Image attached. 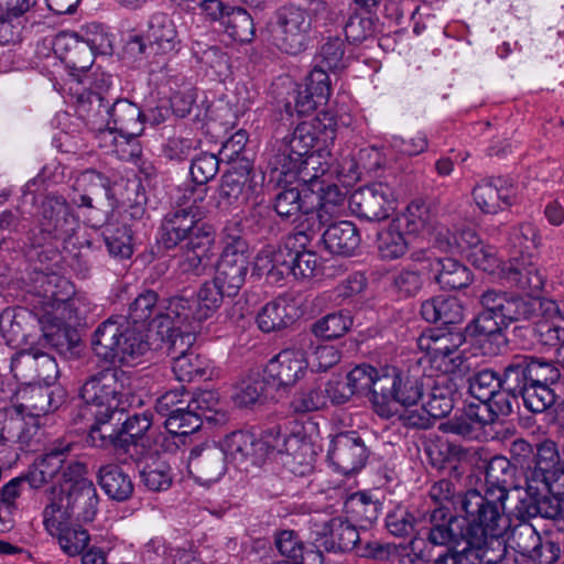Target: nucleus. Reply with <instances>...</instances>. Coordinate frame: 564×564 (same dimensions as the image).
Masks as SVG:
<instances>
[{"label":"nucleus","mask_w":564,"mask_h":564,"mask_svg":"<svg viewBox=\"0 0 564 564\" xmlns=\"http://www.w3.org/2000/svg\"><path fill=\"white\" fill-rule=\"evenodd\" d=\"M473 198L484 214L496 215L517 203L518 192L510 180L490 177L475 185Z\"/></svg>","instance_id":"obj_20"},{"label":"nucleus","mask_w":564,"mask_h":564,"mask_svg":"<svg viewBox=\"0 0 564 564\" xmlns=\"http://www.w3.org/2000/svg\"><path fill=\"white\" fill-rule=\"evenodd\" d=\"M30 304L43 336L50 341L77 325L89 311L87 299L75 293L69 280L55 273L37 274Z\"/></svg>","instance_id":"obj_4"},{"label":"nucleus","mask_w":564,"mask_h":564,"mask_svg":"<svg viewBox=\"0 0 564 564\" xmlns=\"http://www.w3.org/2000/svg\"><path fill=\"white\" fill-rule=\"evenodd\" d=\"M40 225L44 232L66 241L79 228V220L63 197L47 196L42 204Z\"/></svg>","instance_id":"obj_24"},{"label":"nucleus","mask_w":564,"mask_h":564,"mask_svg":"<svg viewBox=\"0 0 564 564\" xmlns=\"http://www.w3.org/2000/svg\"><path fill=\"white\" fill-rule=\"evenodd\" d=\"M195 330L183 327L176 330L171 340V348L175 354L172 371L180 382H191L197 377L206 375L207 361L196 354L191 346L195 341Z\"/></svg>","instance_id":"obj_18"},{"label":"nucleus","mask_w":564,"mask_h":564,"mask_svg":"<svg viewBox=\"0 0 564 564\" xmlns=\"http://www.w3.org/2000/svg\"><path fill=\"white\" fill-rule=\"evenodd\" d=\"M502 389L508 393L506 398L517 399L530 384L528 377V356H517L505 368L500 378Z\"/></svg>","instance_id":"obj_54"},{"label":"nucleus","mask_w":564,"mask_h":564,"mask_svg":"<svg viewBox=\"0 0 564 564\" xmlns=\"http://www.w3.org/2000/svg\"><path fill=\"white\" fill-rule=\"evenodd\" d=\"M322 386L326 405L344 404L355 393H370L376 413L383 419L395 414L397 404L412 405L423 395L419 379L393 366L361 364L347 373V382L333 379Z\"/></svg>","instance_id":"obj_1"},{"label":"nucleus","mask_w":564,"mask_h":564,"mask_svg":"<svg viewBox=\"0 0 564 564\" xmlns=\"http://www.w3.org/2000/svg\"><path fill=\"white\" fill-rule=\"evenodd\" d=\"M196 238L197 240L186 241L176 261L181 272L200 275L210 264L215 234L203 230Z\"/></svg>","instance_id":"obj_33"},{"label":"nucleus","mask_w":564,"mask_h":564,"mask_svg":"<svg viewBox=\"0 0 564 564\" xmlns=\"http://www.w3.org/2000/svg\"><path fill=\"white\" fill-rule=\"evenodd\" d=\"M152 422L153 416L149 411L128 416L119 429V448L129 452L131 446H141L143 449L149 446L150 437L148 432L151 430Z\"/></svg>","instance_id":"obj_47"},{"label":"nucleus","mask_w":564,"mask_h":564,"mask_svg":"<svg viewBox=\"0 0 564 564\" xmlns=\"http://www.w3.org/2000/svg\"><path fill=\"white\" fill-rule=\"evenodd\" d=\"M435 280L442 289L459 290L473 282L471 271L454 258H440L433 264Z\"/></svg>","instance_id":"obj_49"},{"label":"nucleus","mask_w":564,"mask_h":564,"mask_svg":"<svg viewBox=\"0 0 564 564\" xmlns=\"http://www.w3.org/2000/svg\"><path fill=\"white\" fill-rule=\"evenodd\" d=\"M345 41L339 36H329L322 44L315 67L327 70H340L346 67Z\"/></svg>","instance_id":"obj_61"},{"label":"nucleus","mask_w":564,"mask_h":564,"mask_svg":"<svg viewBox=\"0 0 564 564\" xmlns=\"http://www.w3.org/2000/svg\"><path fill=\"white\" fill-rule=\"evenodd\" d=\"M128 380L121 370L106 369L88 378L80 389V398L96 411L124 412V382Z\"/></svg>","instance_id":"obj_9"},{"label":"nucleus","mask_w":564,"mask_h":564,"mask_svg":"<svg viewBox=\"0 0 564 564\" xmlns=\"http://www.w3.org/2000/svg\"><path fill=\"white\" fill-rule=\"evenodd\" d=\"M405 231L392 219L377 236L379 256L382 259L393 260L405 254L409 242Z\"/></svg>","instance_id":"obj_51"},{"label":"nucleus","mask_w":564,"mask_h":564,"mask_svg":"<svg viewBox=\"0 0 564 564\" xmlns=\"http://www.w3.org/2000/svg\"><path fill=\"white\" fill-rule=\"evenodd\" d=\"M65 491L55 485L47 491V502L42 510V523L51 536L72 523L73 513Z\"/></svg>","instance_id":"obj_39"},{"label":"nucleus","mask_w":564,"mask_h":564,"mask_svg":"<svg viewBox=\"0 0 564 564\" xmlns=\"http://www.w3.org/2000/svg\"><path fill=\"white\" fill-rule=\"evenodd\" d=\"M202 423V414L195 412L186 403L185 406H177L170 416L165 419L164 425L169 433L185 436L196 432Z\"/></svg>","instance_id":"obj_59"},{"label":"nucleus","mask_w":564,"mask_h":564,"mask_svg":"<svg viewBox=\"0 0 564 564\" xmlns=\"http://www.w3.org/2000/svg\"><path fill=\"white\" fill-rule=\"evenodd\" d=\"M312 18L300 7H283L269 24L270 40L274 46L288 54L306 50L311 40Z\"/></svg>","instance_id":"obj_7"},{"label":"nucleus","mask_w":564,"mask_h":564,"mask_svg":"<svg viewBox=\"0 0 564 564\" xmlns=\"http://www.w3.org/2000/svg\"><path fill=\"white\" fill-rule=\"evenodd\" d=\"M564 495L546 494L531 500L521 499L517 506L518 516L522 519L542 517L554 521L564 519Z\"/></svg>","instance_id":"obj_48"},{"label":"nucleus","mask_w":564,"mask_h":564,"mask_svg":"<svg viewBox=\"0 0 564 564\" xmlns=\"http://www.w3.org/2000/svg\"><path fill=\"white\" fill-rule=\"evenodd\" d=\"M171 305L172 299L160 301L154 291H144L130 305L127 324L143 329L147 326L155 328L162 338L173 337L176 330H181L182 322L170 310Z\"/></svg>","instance_id":"obj_8"},{"label":"nucleus","mask_w":564,"mask_h":564,"mask_svg":"<svg viewBox=\"0 0 564 564\" xmlns=\"http://www.w3.org/2000/svg\"><path fill=\"white\" fill-rule=\"evenodd\" d=\"M65 490L73 517L83 523L93 522L99 507V496L93 481H79Z\"/></svg>","instance_id":"obj_37"},{"label":"nucleus","mask_w":564,"mask_h":564,"mask_svg":"<svg viewBox=\"0 0 564 564\" xmlns=\"http://www.w3.org/2000/svg\"><path fill=\"white\" fill-rule=\"evenodd\" d=\"M329 159L328 148L321 145L316 151L304 155L301 161H288V166L271 175L270 181L279 185L300 181L310 184L314 193L318 183L325 184L334 181L333 166Z\"/></svg>","instance_id":"obj_11"},{"label":"nucleus","mask_w":564,"mask_h":564,"mask_svg":"<svg viewBox=\"0 0 564 564\" xmlns=\"http://www.w3.org/2000/svg\"><path fill=\"white\" fill-rule=\"evenodd\" d=\"M464 341L459 332L430 329L419 337L417 346L435 368L447 373L462 369L464 358L459 347Z\"/></svg>","instance_id":"obj_12"},{"label":"nucleus","mask_w":564,"mask_h":564,"mask_svg":"<svg viewBox=\"0 0 564 564\" xmlns=\"http://www.w3.org/2000/svg\"><path fill=\"white\" fill-rule=\"evenodd\" d=\"M344 509L351 521L366 528L378 519L381 505L365 492H355L345 500Z\"/></svg>","instance_id":"obj_50"},{"label":"nucleus","mask_w":564,"mask_h":564,"mask_svg":"<svg viewBox=\"0 0 564 564\" xmlns=\"http://www.w3.org/2000/svg\"><path fill=\"white\" fill-rule=\"evenodd\" d=\"M97 480L100 488L111 500L123 502L129 500L134 491L131 477L115 464L99 468Z\"/></svg>","instance_id":"obj_45"},{"label":"nucleus","mask_w":564,"mask_h":564,"mask_svg":"<svg viewBox=\"0 0 564 564\" xmlns=\"http://www.w3.org/2000/svg\"><path fill=\"white\" fill-rule=\"evenodd\" d=\"M290 260H283L285 273H292L296 279H308L319 269V258L315 252L303 250L288 253Z\"/></svg>","instance_id":"obj_63"},{"label":"nucleus","mask_w":564,"mask_h":564,"mask_svg":"<svg viewBox=\"0 0 564 564\" xmlns=\"http://www.w3.org/2000/svg\"><path fill=\"white\" fill-rule=\"evenodd\" d=\"M295 318V305L286 297H278L262 306L256 321L260 330L271 333L288 327Z\"/></svg>","instance_id":"obj_43"},{"label":"nucleus","mask_w":564,"mask_h":564,"mask_svg":"<svg viewBox=\"0 0 564 564\" xmlns=\"http://www.w3.org/2000/svg\"><path fill=\"white\" fill-rule=\"evenodd\" d=\"M525 475L524 497L521 499L531 500L541 495L554 494L564 495V476L562 471H547L540 467H528Z\"/></svg>","instance_id":"obj_41"},{"label":"nucleus","mask_w":564,"mask_h":564,"mask_svg":"<svg viewBox=\"0 0 564 564\" xmlns=\"http://www.w3.org/2000/svg\"><path fill=\"white\" fill-rule=\"evenodd\" d=\"M513 475H516V469L507 458L501 456L491 458L486 467L487 488L485 492L503 490L506 499H508V486Z\"/></svg>","instance_id":"obj_56"},{"label":"nucleus","mask_w":564,"mask_h":564,"mask_svg":"<svg viewBox=\"0 0 564 564\" xmlns=\"http://www.w3.org/2000/svg\"><path fill=\"white\" fill-rule=\"evenodd\" d=\"M225 32L235 41L250 42L254 35L251 15L242 8H234L223 20Z\"/></svg>","instance_id":"obj_60"},{"label":"nucleus","mask_w":564,"mask_h":564,"mask_svg":"<svg viewBox=\"0 0 564 564\" xmlns=\"http://www.w3.org/2000/svg\"><path fill=\"white\" fill-rule=\"evenodd\" d=\"M512 404L492 409L490 404H469L464 412L446 423V431L466 438L478 440L485 435L484 429L494 423L498 415L512 413Z\"/></svg>","instance_id":"obj_16"},{"label":"nucleus","mask_w":564,"mask_h":564,"mask_svg":"<svg viewBox=\"0 0 564 564\" xmlns=\"http://www.w3.org/2000/svg\"><path fill=\"white\" fill-rule=\"evenodd\" d=\"M204 212L177 209L166 216L161 226L160 241L166 249L176 247L182 241L197 240L196 236L203 230L215 234L214 228L202 221Z\"/></svg>","instance_id":"obj_17"},{"label":"nucleus","mask_w":564,"mask_h":564,"mask_svg":"<svg viewBox=\"0 0 564 564\" xmlns=\"http://www.w3.org/2000/svg\"><path fill=\"white\" fill-rule=\"evenodd\" d=\"M327 457L339 473L347 475L365 466L368 449L357 432L350 431L340 433L330 441Z\"/></svg>","instance_id":"obj_19"},{"label":"nucleus","mask_w":564,"mask_h":564,"mask_svg":"<svg viewBox=\"0 0 564 564\" xmlns=\"http://www.w3.org/2000/svg\"><path fill=\"white\" fill-rule=\"evenodd\" d=\"M323 186H316L317 206L315 210H305V219L301 224V229L296 232L297 240L302 245L308 242L315 232H318L333 217L337 216L344 207L345 196L340 189L328 182Z\"/></svg>","instance_id":"obj_15"},{"label":"nucleus","mask_w":564,"mask_h":564,"mask_svg":"<svg viewBox=\"0 0 564 564\" xmlns=\"http://www.w3.org/2000/svg\"><path fill=\"white\" fill-rule=\"evenodd\" d=\"M187 469L189 475L202 485L218 481L226 473L224 451L216 445H203L192 448Z\"/></svg>","instance_id":"obj_25"},{"label":"nucleus","mask_w":564,"mask_h":564,"mask_svg":"<svg viewBox=\"0 0 564 564\" xmlns=\"http://www.w3.org/2000/svg\"><path fill=\"white\" fill-rule=\"evenodd\" d=\"M22 400L18 406L36 423V417L55 411L64 401L65 393L59 387L29 386L19 392Z\"/></svg>","instance_id":"obj_31"},{"label":"nucleus","mask_w":564,"mask_h":564,"mask_svg":"<svg viewBox=\"0 0 564 564\" xmlns=\"http://www.w3.org/2000/svg\"><path fill=\"white\" fill-rule=\"evenodd\" d=\"M332 87L328 74L321 67H314L304 86L296 91L294 107L297 113L307 115L318 106L325 105L330 97Z\"/></svg>","instance_id":"obj_28"},{"label":"nucleus","mask_w":564,"mask_h":564,"mask_svg":"<svg viewBox=\"0 0 564 564\" xmlns=\"http://www.w3.org/2000/svg\"><path fill=\"white\" fill-rule=\"evenodd\" d=\"M308 360L300 348H285L269 360L264 368L268 382L276 387H292L307 370Z\"/></svg>","instance_id":"obj_21"},{"label":"nucleus","mask_w":564,"mask_h":564,"mask_svg":"<svg viewBox=\"0 0 564 564\" xmlns=\"http://www.w3.org/2000/svg\"><path fill=\"white\" fill-rule=\"evenodd\" d=\"M435 547H446L447 551L438 555L434 564H478L481 557V550L468 543L434 545Z\"/></svg>","instance_id":"obj_64"},{"label":"nucleus","mask_w":564,"mask_h":564,"mask_svg":"<svg viewBox=\"0 0 564 564\" xmlns=\"http://www.w3.org/2000/svg\"><path fill=\"white\" fill-rule=\"evenodd\" d=\"M249 251L245 239L239 235L227 234L224 250L217 262L214 279L226 290L227 296H235L246 282L249 271Z\"/></svg>","instance_id":"obj_10"},{"label":"nucleus","mask_w":564,"mask_h":564,"mask_svg":"<svg viewBox=\"0 0 564 564\" xmlns=\"http://www.w3.org/2000/svg\"><path fill=\"white\" fill-rule=\"evenodd\" d=\"M25 416L18 405L0 410V445L29 443L37 430V424L26 422Z\"/></svg>","instance_id":"obj_38"},{"label":"nucleus","mask_w":564,"mask_h":564,"mask_svg":"<svg viewBox=\"0 0 564 564\" xmlns=\"http://www.w3.org/2000/svg\"><path fill=\"white\" fill-rule=\"evenodd\" d=\"M429 496L435 503L429 512L427 525L422 528L408 545L402 546L399 554L400 564H411L413 561L429 562L434 555V544L430 542V532L436 524L449 523L451 511L459 513L463 494L448 479H442L430 488Z\"/></svg>","instance_id":"obj_5"},{"label":"nucleus","mask_w":564,"mask_h":564,"mask_svg":"<svg viewBox=\"0 0 564 564\" xmlns=\"http://www.w3.org/2000/svg\"><path fill=\"white\" fill-rule=\"evenodd\" d=\"M112 85L111 76L102 72L85 73L69 86V90L77 97L78 112L84 119L98 122V115L108 105L106 94Z\"/></svg>","instance_id":"obj_14"},{"label":"nucleus","mask_w":564,"mask_h":564,"mask_svg":"<svg viewBox=\"0 0 564 564\" xmlns=\"http://www.w3.org/2000/svg\"><path fill=\"white\" fill-rule=\"evenodd\" d=\"M89 411L90 415L95 417V423L89 430V441L94 446L107 447L115 446L119 448L120 431L113 429L109 421L116 412Z\"/></svg>","instance_id":"obj_55"},{"label":"nucleus","mask_w":564,"mask_h":564,"mask_svg":"<svg viewBox=\"0 0 564 564\" xmlns=\"http://www.w3.org/2000/svg\"><path fill=\"white\" fill-rule=\"evenodd\" d=\"M267 378L252 373L241 379L235 387L232 400L239 406H249L260 402L264 397Z\"/></svg>","instance_id":"obj_57"},{"label":"nucleus","mask_w":564,"mask_h":564,"mask_svg":"<svg viewBox=\"0 0 564 564\" xmlns=\"http://www.w3.org/2000/svg\"><path fill=\"white\" fill-rule=\"evenodd\" d=\"M52 538L56 540L61 551L70 557L83 554L90 543L88 530L78 523H70Z\"/></svg>","instance_id":"obj_53"},{"label":"nucleus","mask_w":564,"mask_h":564,"mask_svg":"<svg viewBox=\"0 0 564 564\" xmlns=\"http://www.w3.org/2000/svg\"><path fill=\"white\" fill-rule=\"evenodd\" d=\"M417 401L414 403L416 405ZM413 406V404H412ZM405 409L411 405L404 406ZM453 409L452 399L434 390L421 408L405 410L401 415L404 424L411 427L427 429L436 419L446 416Z\"/></svg>","instance_id":"obj_35"},{"label":"nucleus","mask_w":564,"mask_h":564,"mask_svg":"<svg viewBox=\"0 0 564 564\" xmlns=\"http://www.w3.org/2000/svg\"><path fill=\"white\" fill-rule=\"evenodd\" d=\"M468 391L479 401L478 404H490L491 408H505L506 402H512L503 394H499V389H502L500 377L489 369H484L473 375L469 380Z\"/></svg>","instance_id":"obj_42"},{"label":"nucleus","mask_w":564,"mask_h":564,"mask_svg":"<svg viewBox=\"0 0 564 564\" xmlns=\"http://www.w3.org/2000/svg\"><path fill=\"white\" fill-rule=\"evenodd\" d=\"M503 490L480 492L469 489L463 494L459 513L449 517V523L436 524L430 532L434 545L468 543L482 550L503 536L510 527L506 514Z\"/></svg>","instance_id":"obj_2"},{"label":"nucleus","mask_w":564,"mask_h":564,"mask_svg":"<svg viewBox=\"0 0 564 564\" xmlns=\"http://www.w3.org/2000/svg\"><path fill=\"white\" fill-rule=\"evenodd\" d=\"M501 278L528 294L540 292L545 282V275L533 261L532 254L511 259L506 268L501 269Z\"/></svg>","instance_id":"obj_30"},{"label":"nucleus","mask_w":564,"mask_h":564,"mask_svg":"<svg viewBox=\"0 0 564 564\" xmlns=\"http://www.w3.org/2000/svg\"><path fill=\"white\" fill-rule=\"evenodd\" d=\"M90 130L96 132L98 145L108 153H112L123 161H134L141 154L138 141H130L118 134V131L106 124L105 119L98 117V122L94 124L89 119H85Z\"/></svg>","instance_id":"obj_34"},{"label":"nucleus","mask_w":564,"mask_h":564,"mask_svg":"<svg viewBox=\"0 0 564 564\" xmlns=\"http://www.w3.org/2000/svg\"><path fill=\"white\" fill-rule=\"evenodd\" d=\"M226 290H223L216 280L205 282L196 299L172 297V310L181 318L182 328L196 330V324L210 317L221 305Z\"/></svg>","instance_id":"obj_13"},{"label":"nucleus","mask_w":564,"mask_h":564,"mask_svg":"<svg viewBox=\"0 0 564 564\" xmlns=\"http://www.w3.org/2000/svg\"><path fill=\"white\" fill-rule=\"evenodd\" d=\"M352 326V317L347 311L327 314L312 326L315 336L324 339H335L344 336Z\"/></svg>","instance_id":"obj_58"},{"label":"nucleus","mask_w":564,"mask_h":564,"mask_svg":"<svg viewBox=\"0 0 564 564\" xmlns=\"http://www.w3.org/2000/svg\"><path fill=\"white\" fill-rule=\"evenodd\" d=\"M325 248L339 256H351L360 245V235L351 221H338L323 234Z\"/></svg>","instance_id":"obj_44"},{"label":"nucleus","mask_w":564,"mask_h":564,"mask_svg":"<svg viewBox=\"0 0 564 564\" xmlns=\"http://www.w3.org/2000/svg\"><path fill=\"white\" fill-rule=\"evenodd\" d=\"M421 315L429 323L458 324L464 318V307L456 297L438 295L422 303Z\"/></svg>","instance_id":"obj_46"},{"label":"nucleus","mask_w":564,"mask_h":564,"mask_svg":"<svg viewBox=\"0 0 564 564\" xmlns=\"http://www.w3.org/2000/svg\"><path fill=\"white\" fill-rule=\"evenodd\" d=\"M121 350V365L137 366L143 361L145 355L150 352L148 335L143 328L131 326L126 330V340Z\"/></svg>","instance_id":"obj_52"},{"label":"nucleus","mask_w":564,"mask_h":564,"mask_svg":"<svg viewBox=\"0 0 564 564\" xmlns=\"http://www.w3.org/2000/svg\"><path fill=\"white\" fill-rule=\"evenodd\" d=\"M393 220L406 232L417 234L431 221L429 207L421 200L411 202L405 210Z\"/></svg>","instance_id":"obj_62"},{"label":"nucleus","mask_w":564,"mask_h":564,"mask_svg":"<svg viewBox=\"0 0 564 564\" xmlns=\"http://www.w3.org/2000/svg\"><path fill=\"white\" fill-rule=\"evenodd\" d=\"M130 327L111 318L101 323L91 338L95 355L105 361L121 364L122 341L126 340V330Z\"/></svg>","instance_id":"obj_29"},{"label":"nucleus","mask_w":564,"mask_h":564,"mask_svg":"<svg viewBox=\"0 0 564 564\" xmlns=\"http://www.w3.org/2000/svg\"><path fill=\"white\" fill-rule=\"evenodd\" d=\"M554 308L551 299L539 297L533 294H528L527 296L508 295L502 321H506L509 326L511 323L534 317L544 319L545 313H552Z\"/></svg>","instance_id":"obj_36"},{"label":"nucleus","mask_w":564,"mask_h":564,"mask_svg":"<svg viewBox=\"0 0 564 564\" xmlns=\"http://www.w3.org/2000/svg\"><path fill=\"white\" fill-rule=\"evenodd\" d=\"M336 138V123L332 118L319 117L299 123L291 135L279 141L268 159L269 177L288 166V161H301L314 147L328 148Z\"/></svg>","instance_id":"obj_6"},{"label":"nucleus","mask_w":564,"mask_h":564,"mask_svg":"<svg viewBox=\"0 0 564 564\" xmlns=\"http://www.w3.org/2000/svg\"><path fill=\"white\" fill-rule=\"evenodd\" d=\"M70 447V443L61 442L39 458L25 476L30 487L39 489L51 481L56 480L58 482L59 471L65 463V455L69 453Z\"/></svg>","instance_id":"obj_32"},{"label":"nucleus","mask_w":564,"mask_h":564,"mask_svg":"<svg viewBox=\"0 0 564 564\" xmlns=\"http://www.w3.org/2000/svg\"><path fill=\"white\" fill-rule=\"evenodd\" d=\"M318 534L324 539L323 546L330 552L349 551L359 541V534L355 525L340 517L324 521Z\"/></svg>","instance_id":"obj_40"},{"label":"nucleus","mask_w":564,"mask_h":564,"mask_svg":"<svg viewBox=\"0 0 564 564\" xmlns=\"http://www.w3.org/2000/svg\"><path fill=\"white\" fill-rule=\"evenodd\" d=\"M226 459L241 466L260 465L273 453L283 456V464L294 475L304 476L314 466L316 451L304 424L293 422L291 429L281 433L278 429L267 431L262 437L245 431L227 435L220 443Z\"/></svg>","instance_id":"obj_3"},{"label":"nucleus","mask_w":564,"mask_h":564,"mask_svg":"<svg viewBox=\"0 0 564 564\" xmlns=\"http://www.w3.org/2000/svg\"><path fill=\"white\" fill-rule=\"evenodd\" d=\"M349 207L358 217L373 221L387 218L394 209V202L390 188L377 183L355 191Z\"/></svg>","instance_id":"obj_22"},{"label":"nucleus","mask_w":564,"mask_h":564,"mask_svg":"<svg viewBox=\"0 0 564 564\" xmlns=\"http://www.w3.org/2000/svg\"><path fill=\"white\" fill-rule=\"evenodd\" d=\"M101 113L98 117L105 119L106 124L111 126L120 137L131 142L137 141V137L144 129V117L140 108L127 99H118L111 106L106 105Z\"/></svg>","instance_id":"obj_27"},{"label":"nucleus","mask_w":564,"mask_h":564,"mask_svg":"<svg viewBox=\"0 0 564 564\" xmlns=\"http://www.w3.org/2000/svg\"><path fill=\"white\" fill-rule=\"evenodd\" d=\"M257 184L248 170H232L221 176L217 192V208L229 210L246 204L254 194Z\"/></svg>","instance_id":"obj_26"},{"label":"nucleus","mask_w":564,"mask_h":564,"mask_svg":"<svg viewBox=\"0 0 564 564\" xmlns=\"http://www.w3.org/2000/svg\"><path fill=\"white\" fill-rule=\"evenodd\" d=\"M144 41L161 53L175 50L178 44V36L173 19L166 13H154L148 22L144 37L134 35L128 42V47L131 52L143 54L147 46Z\"/></svg>","instance_id":"obj_23"}]
</instances>
